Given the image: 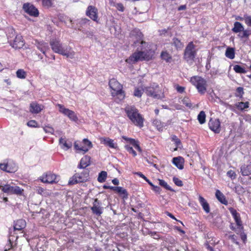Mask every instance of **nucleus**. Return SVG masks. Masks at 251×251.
I'll use <instances>...</instances> for the list:
<instances>
[{"label": "nucleus", "instance_id": "nucleus-1", "mask_svg": "<svg viewBox=\"0 0 251 251\" xmlns=\"http://www.w3.org/2000/svg\"><path fill=\"white\" fill-rule=\"evenodd\" d=\"M50 44L54 52L66 56L68 58H73L74 57L75 52L72 50L70 47L64 45L59 40L51 39L50 42Z\"/></svg>", "mask_w": 251, "mask_h": 251}, {"label": "nucleus", "instance_id": "nucleus-2", "mask_svg": "<svg viewBox=\"0 0 251 251\" xmlns=\"http://www.w3.org/2000/svg\"><path fill=\"white\" fill-rule=\"evenodd\" d=\"M127 117L135 126L142 127L143 126L144 118L138 112V110L134 106H128L125 108Z\"/></svg>", "mask_w": 251, "mask_h": 251}, {"label": "nucleus", "instance_id": "nucleus-3", "mask_svg": "<svg viewBox=\"0 0 251 251\" xmlns=\"http://www.w3.org/2000/svg\"><path fill=\"white\" fill-rule=\"evenodd\" d=\"M153 55L152 51H140L133 53L128 58L126 59V62L129 64H133L138 61L150 60Z\"/></svg>", "mask_w": 251, "mask_h": 251}, {"label": "nucleus", "instance_id": "nucleus-4", "mask_svg": "<svg viewBox=\"0 0 251 251\" xmlns=\"http://www.w3.org/2000/svg\"><path fill=\"white\" fill-rule=\"evenodd\" d=\"M109 85L113 91L111 94L113 97H117L120 101L124 99L125 97V92L123 91V86L115 79L113 78L109 80Z\"/></svg>", "mask_w": 251, "mask_h": 251}, {"label": "nucleus", "instance_id": "nucleus-5", "mask_svg": "<svg viewBox=\"0 0 251 251\" xmlns=\"http://www.w3.org/2000/svg\"><path fill=\"white\" fill-rule=\"evenodd\" d=\"M191 83L197 88L198 92L204 94L206 91V81L199 76H194L191 78Z\"/></svg>", "mask_w": 251, "mask_h": 251}, {"label": "nucleus", "instance_id": "nucleus-6", "mask_svg": "<svg viewBox=\"0 0 251 251\" xmlns=\"http://www.w3.org/2000/svg\"><path fill=\"white\" fill-rule=\"evenodd\" d=\"M0 189L1 191L8 194H15L17 195H22L24 190L19 186H15L12 182L6 184L0 185Z\"/></svg>", "mask_w": 251, "mask_h": 251}, {"label": "nucleus", "instance_id": "nucleus-7", "mask_svg": "<svg viewBox=\"0 0 251 251\" xmlns=\"http://www.w3.org/2000/svg\"><path fill=\"white\" fill-rule=\"evenodd\" d=\"M75 149L78 151V152H82L84 153L92 147V144L87 139H84L82 142L76 141L74 143Z\"/></svg>", "mask_w": 251, "mask_h": 251}, {"label": "nucleus", "instance_id": "nucleus-8", "mask_svg": "<svg viewBox=\"0 0 251 251\" xmlns=\"http://www.w3.org/2000/svg\"><path fill=\"white\" fill-rule=\"evenodd\" d=\"M89 176V172L87 170L84 171L81 174H75L72 176L69 181V185H73L79 182H85L88 179Z\"/></svg>", "mask_w": 251, "mask_h": 251}, {"label": "nucleus", "instance_id": "nucleus-9", "mask_svg": "<svg viewBox=\"0 0 251 251\" xmlns=\"http://www.w3.org/2000/svg\"><path fill=\"white\" fill-rule=\"evenodd\" d=\"M146 93L147 95L157 99H162L164 97L158 85L146 88Z\"/></svg>", "mask_w": 251, "mask_h": 251}, {"label": "nucleus", "instance_id": "nucleus-10", "mask_svg": "<svg viewBox=\"0 0 251 251\" xmlns=\"http://www.w3.org/2000/svg\"><path fill=\"white\" fill-rule=\"evenodd\" d=\"M195 46L193 42H190L187 46L184 54V57L187 61L192 60L195 57Z\"/></svg>", "mask_w": 251, "mask_h": 251}, {"label": "nucleus", "instance_id": "nucleus-11", "mask_svg": "<svg viewBox=\"0 0 251 251\" xmlns=\"http://www.w3.org/2000/svg\"><path fill=\"white\" fill-rule=\"evenodd\" d=\"M8 38L10 45L16 49H21L25 45L24 41L21 35H16L14 40L10 39L11 37H9V35Z\"/></svg>", "mask_w": 251, "mask_h": 251}, {"label": "nucleus", "instance_id": "nucleus-12", "mask_svg": "<svg viewBox=\"0 0 251 251\" xmlns=\"http://www.w3.org/2000/svg\"><path fill=\"white\" fill-rule=\"evenodd\" d=\"M130 38L132 39L135 45L137 43H140L142 45L146 44V43L142 40L143 34L138 29H135L131 32Z\"/></svg>", "mask_w": 251, "mask_h": 251}, {"label": "nucleus", "instance_id": "nucleus-13", "mask_svg": "<svg viewBox=\"0 0 251 251\" xmlns=\"http://www.w3.org/2000/svg\"><path fill=\"white\" fill-rule=\"evenodd\" d=\"M57 106L59 107V112L68 116L71 120L74 121H76L77 120V116L74 111L66 108L63 105L60 104H57Z\"/></svg>", "mask_w": 251, "mask_h": 251}, {"label": "nucleus", "instance_id": "nucleus-14", "mask_svg": "<svg viewBox=\"0 0 251 251\" xmlns=\"http://www.w3.org/2000/svg\"><path fill=\"white\" fill-rule=\"evenodd\" d=\"M24 10L31 16L38 17L39 11L38 9L30 3H24L23 6Z\"/></svg>", "mask_w": 251, "mask_h": 251}, {"label": "nucleus", "instance_id": "nucleus-15", "mask_svg": "<svg viewBox=\"0 0 251 251\" xmlns=\"http://www.w3.org/2000/svg\"><path fill=\"white\" fill-rule=\"evenodd\" d=\"M101 203L98 199H95L93 203V206L91 209L93 214L100 216L103 212V207L101 206Z\"/></svg>", "mask_w": 251, "mask_h": 251}, {"label": "nucleus", "instance_id": "nucleus-16", "mask_svg": "<svg viewBox=\"0 0 251 251\" xmlns=\"http://www.w3.org/2000/svg\"><path fill=\"white\" fill-rule=\"evenodd\" d=\"M56 177L55 175L50 172H48L41 176L40 179L44 183H53L56 182L55 181Z\"/></svg>", "mask_w": 251, "mask_h": 251}, {"label": "nucleus", "instance_id": "nucleus-17", "mask_svg": "<svg viewBox=\"0 0 251 251\" xmlns=\"http://www.w3.org/2000/svg\"><path fill=\"white\" fill-rule=\"evenodd\" d=\"M210 129L216 133H219L221 131L220 122L219 119H211L208 123Z\"/></svg>", "mask_w": 251, "mask_h": 251}, {"label": "nucleus", "instance_id": "nucleus-18", "mask_svg": "<svg viewBox=\"0 0 251 251\" xmlns=\"http://www.w3.org/2000/svg\"><path fill=\"white\" fill-rule=\"evenodd\" d=\"M86 15L94 21L98 19L97 9L93 6H89L86 11Z\"/></svg>", "mask_w": 251, "mask_h": 251}, {"label": "nucleus", "instance_id": "nucleus-19", "mask_svg": "<svg viewBox=\"0 0 251 251\" xmlns=\"http://www.w3.org/2000/svg\"><path fill=\"white\" fill-rule=\"evenodd\" d=\"M101 143L103 144L106 146L112 149H117L118 146L117 144L114 143V140L108 137H101L100 139Z\"/></svg>", "mask_w": 251, "mask_h": 251}, {"label": "nucleus", "instance_id": "nucleus-20", "mask_svg": "<svg viewBox=\"0 0 251 251\" xmlns=\"http://www.w3.org/2000/svg\"><path fill=\"white\" fill-rule=\"evenodd\" d=\"M90 159L91 157L87 155H85L82 157L78 167L80 169H84L89 166L90 164Z\"/></svg>", "mask_w": 251, "mask_h": 251}, {"label": "nucleus", "instance_id": "nucleus-21", "mask_svg": "<svg viewBox=\"0 0 251 251\" xmlns=\"http://www.w3.org/2000/svg\"><path fill=\"white\" fill-rule=\"evenodd\" d=\"M43 106L35 102H32L30 105V111L32 113H38L43 109Z\"/></svg>", "mask_w": 251, "mask_h": 251}, {"label": "nucleus", "instance_id": "nucleus-22", "mask_svg": "<svg viewBox=\"0 0 251 251\" xmlns=\"http://www.w3.org/2000/svg\"><path fill=\"white\" fill-rule=\"evenodd\" d=\"M199 201L202 206L203 209L205 211L206 213H208L210 212V207L209 204L204 199L203 197L201 196H199Z\"/></svg>", "mask_w": 251, "mask_h": 251}, {"label": "nucleus", "instance_id": "nucleus-23", "mask_svg": "<svg viewBox=\"0 0 251 251\" xmlns=\"http://www.w3.org/2000/svg\"><path fill=\"white\" fill-rule=\"evenodd\" d=\"M59 144L61 145V148L65 150H67L72 147V143L71 142H67L63 137L60 138Z\"/></svg>", "mask_w": 251, "mask_h": 251}, {"label": "nucleus", "instance_id": "nucleus-24", "mask_svg": "<svg viewBox=\"0 0 251 251\" xmlns=\"http://www.w3.org/2000/svg\"><path fill=\"white\" fill-rule=\"evenodd\" d=\"M173 163L178 169L181 170L183 168V159L181 157L173 158Z\"/></svg>", "mask_w": 251, "mask_h": 251}, {"label": "nucleus", "instance_id": "nucleus-25", "mask_svg": "<svg viewBox=\"0 0 251 251\" xmlns=\"http://www.w3.org/2000/svg\"><path fill=\"white\" fill-rule=\"evenodd\" d=\"M216 197L217 199L220 201L222 203L227 205V201L226 200L225 196L223 195L222 193L220 192V190H217L216 192Z\"/></svg>", "mask_w": 251, "mask_h": 251}, {"label": "nucleus", "instance_id": "nucleus-26", "mask_svg": "<svg viewBox=\"0 0 251 251\" xmlns=\"http://www.w3.org/2000/svg\"><path fill=\"white\" fill-rule=\"evenodd\" d=\"M241 172L243 176H248L251 174V166L243 165L241 167Z\"/></svg>", "mask_w": 251, "mask_h": 251}, {"label": "nucleus", "instance_id": "nucleus-27", "mask_svg": "<svg viewBox=\"0 0 251 251\" xmlns=\"http://www.w3.org/2000/svg\"><path fill=\"white\" fill-rule=\"evenodd\" d=\"M25 225V222L23 220H19L16 222L14 226V229L15 230H21L23 229Z\"/></svg>", "mask_w": 251, "mask_h": 251}, {"label": "nucleus", "instance_id": "nucleus-28", "mask_svg": "<svg viewBox=\"0 0 251 251\" xmlns=\"http://www.w3.org/2000/svg\"><path fill=\"white\" fill-rule=\"evenodd\" d=\"M172 44L175 47L176 50H181L183 47V43L180 40L176 38H174L173 39Z\"/></svg>", "mask_w": 251, "mask_h": 251}, {"label": "nucleus", "instance_id": "nucleus-29", "mask_svg": "<svg viewBox=\"0 0 251 251\" xmlns=\"http://www.w3.org/2000/svg\"><path fill=\"white\" fill-rule=\"evenodd\" d=\"M226 56L232 59L235 57V50L233 48H227L225 53Z\"/></svg>", "mask_w": 251, "mask_h": 251}, {"label": "nucleus", "instance_id": "nucleus-30", "mask_svg": "<svg viewBox=\"0 0 251 251\" xmlns=\"http://www.w3.org/2000/svg\"><path fill=\"white\" fill-rule=\"evenodd\" d=\"M243 25L240 22H236L234 24V27L232 30L235 33H238L243 30Z\"/></svg>", "mask_w": 251, "mask_h": 251}, {"label": "nucleus", "instance_id": "nucleus-31", "mask_svg": "<svg viewBox=\"0 0 251 251\" xmlns=\"http://www.w3.org/2000/svg\"><path fill=\"white\" fill-rule=\"evenodd\" d=\"M37 47L44 54H45L46 50L49 49V46L46 43H38Z\"/></svg>", "mask_w": 251, "mask_h": 251}, {"label": "nucleus", "instance_id": "nucleus-32", "mask_svg": "<svg viewBox=\"0 0 251 251\" xmlns=\"http://www.w3.org/2000/svg\"><path fill=\"white\" fill-rule=\"evenodd\" d=\"M161 58L165 60L167 62H170L172 60L171 55L167 51H162L161 53Z\"/></svg>", "mask_w": 251, "mask_h": 251}, {"label": "nucleus", "instance_id": "nucleus-33", "mask_svg": "<svg viewBox=\"0 0 251 251\" xmlns=\"http://www.w3.org/2000/svg\"><path fill=\"white\" fill-rule=\"evenodd\" d=\"M159 184L168 190L174 192V190L167 184V183L162 179H158Z\"/></svg>", "mask_w": 251, "mask_h": 251}, {"label": "nucleus", "instance_id": "nucleus-34", "mask_svg": "<svg viewBox=\"0 0 251 251\" xmlns=\"http://www.w3.org/2000/svg\"><path fill=\"white\" fill-rule=\"evenodd\" d=\"M236 107L239 110H243L245 108H247L249 107V102L247 101L246 102H239L236 103Z\"/></svg>", "mask_w": 251, "mask_h": 251}, {"label": "nucleus", "instance_id": "nucleus-35", "mask_svg": "<svg viewBox=\"0 0 251 251\" xmlns=\"http://www.w3.org/2000/svg\"><path fill=\"white\" fill-rule=\"evenodd\" d=\"M107 177V173L105 171H101L99 174L98 177V181L100 182H103L105 181Z\"/></svg>", "mask_w": 251, "mask_h": 251}, {"label": "nucleus", "instance_id": "nucleus-36", "mask_svg": "<svg viewBox=\"0 0 251 251\" xmlns=\"http://www.w3.org/2000/svg\"><path fill=\"white\" fill-rule=\"evenodd\" d=\"M118 189L119 190L117 193H119L123 199H126L128 198V193L126 190L122 187H120Z\"/></svg>", "mask_w": 251, "mask_h": 251}, {"label": "nucleus", "instance_id": "nucleus-37", "mask_svg": "<svg viewBox=\"0 0 251 251\" xmlns=\"http://www.w3.org/2000/svg\"><path fill=\"white\" fill-rule=\"evenodd\" d=\"M205 114L204 111H201L198 116V119L201 124H203L205 122Z\"/></svg>", "mask_w": 251, "mask_h": 251}, {"label": "nucleus", "instance_id": "nucleus-38", "mask_svg": "<svg viewBox=\"0 0 251 251\" xmlns=\"http://www.w3.org/2000/svg\"><path fill=\"white\" fill-rule=\"evenodd\" d=\"M233 70L237 73L245 74L246 73L245 68L238 65L234 66Z\"/></svg>", "mask_w": 251, "mask_h": 251}, {"label": "nucleus", "instance_id": "nucleus-39", "mask_svg": "<svg viewBox=\"0 0 251 251\" xmlns=\"http://www.w3.org/2000/svg\"><path fill=\"white\" fill-rule=\"evenodd\" d=\"M16 75L18 78L23 79L26 77V73L23 69H19L16 72Z\"/></svg>", "mask_w": 251, "mask_h": 251}, {"label": "nucleus", "instance_id": "nucleus-40", "mask_svg": "<svg viewBox=\"0 0 251 251\" xmlns=\"http://www.w3.org/2000/svg\"><path fill=\"white\" fill-rule=\"evenodd\" d=\"M145 160L151 165H152L154 163H156L157 161V158L154 156H151L149 157H145Z\"/></svg>", "mask_w": 251, "mask_h": 251}, {"label": "nucleus", "instance_id": "nucleus-41", "mask_svg": "<svg viewBox=\"0 0 251 251\" xmlns=\"http://www.w3.org/2000/svg\"><path fill=\"white\" fill-rule=\"evenodd\" d=\"M153 125L156 126L157 129L159 130H162L164 126V124L162 123L160 121L155 120L153 122Z\"/></svg>", "mask_w": 251, "mask_h": 251}, {"label": "nucleus", "instance_id": "nucleus-42", "mask_svg": "<svg viewBox=\"0 0 251 251\" xmlns=\"http://www.w3.org/2000/svg\"><path fill=\"white\" fill-rule=\"evenodd\" d=\"M8 167H7V173H14L17 170V167L15 164H11L10 163L8 164Z\"/></svg>", "mask_w": 251, "mask_h": 251}, {"label": "nucleus", "instance_id": "nucleus-43", "mask_svg": "<svg viewBox=\"0 0 251 251\" xmlns=\"http://www.w3.org/2000/svg\"><path fill=\"white\" fill-rule=\"evenodd\" d=\"M182 102L183 104H185L186 106L189 108H191L192 107V104L191 103L190 100L188 97H184L182 100Z\"/></svg>", "mask_w": 251, "mask_h": 251}, {"label": "nucleus", "instance_id": "nucleus-44", "mask_svg": "<svg viewBox=\"0 0 251 251\" xmlns=\"http://www.w3.org/2000/svg\"><path fill=\"white\" fill-rule=\"evenodd\" d=\"M242 31H243V33L242 34H239L238 35V36L242 38L245 37L247 38L249 36L250 34H251V31H250V30H244V29L243 30H242Z\"/></svg>", "mask_w": 251, "mask_h": 251}, {"label": "nucleus", "instance_id": "nucleus-45", "mask_svg": "<svg viewBox=\"0 0 251 251\" xmlns=\"http://www.w3.org/2000/svg\"><path fill=\"white\" fill-rule=\"evenodd\" d=\"M125 149L130 153H131L133 156H135L137 154L136 151L133 149V148L129 145H126L125 146Z\"/></svg>", "mask_w": 251, "mask_h": 251}, {"label": "nucleus", "instance_id": "nucleus-46", "mask_svg": "<svg viewBox=\"0 0 251 251\" xmlns=\"http://www.w3.org/2000/svg\"><path fill=\"white\" fill-rule=\"evenodd\" d=\"M243 19L244 20L245 23L248 26H251V16L245 15Z\"/></svg>", "mask_w": 251, "mask_h": 251}, {"label": "nucleus", "instance_id": "nucleus-47", "mask_svg": "<svg viewBox=\"0 0 251 251\" xmlns=\"http://www.w3.org/2000/svg\"><path fill=\"white\" fill-rule=\"evenodd\" d=\"M244 94V89L243 87H239L236 89V96L242 97Z\"/></svg>", "mask_w": 251, "mask_h": 251}, {"label": "nucleus", "instance_id": "nucleus-48", "mask_svg": "<svg viewBox=\"0 0 251 251\" xmlns=\"http://www.w3.org/2000/svg\"><path fill=\"white\" fill-rule=\"evenodd\" d=\"M173 181L175 183V184L179 187L183 186V182L182 181L176 177H174L173 178Z\"/></svg>", "mask_w": 251, "mask_h": 251}, {"label": "nucleus", "instance_id": "nucleus-49", "mask_svg": "<svg viewBox=\"0 0 251 251\" xmlns=\"http://www.w3.org/2000/svg\"><path fill=\"white\" fill-rule=\"evenodd\" d=\"M44 130L46 133H50L51 134H53L54 131L52 127L49 126H46L44 127Z\"/></svg>", "mask_w": 251, "mask_h": 251}, {"label": "nucleus", "instance_id": "nucleus-50", "mask_svg": "<svg viewBox=\"0 0 251 251\" xmlns=\"http://www.w3.org/2000/svg\"><path fill=\"white\" fill-rule=\"evenodd\" d=\"M143 94L142 90L139 88H136L134 92V95L135 97H141Z\"/></svg>", "mask_w": 251, "mask_h": 251}, {"label": "nucleus", "instance_id": "nucleus-51", "mask_svg": "<svg viewBox=\"0 0 251 251\" xmlns=\"http://www.w3.org/2000/svg\"><path fill=\"white\" fill-rule=\"evenodd\" d=\"M37 1H39V0H36ZM42 5L44 6L50 7L51 5V0H42Z\"/></svg>", "mask_w": 251, "mask_h": 251}, {"label": "nucleus", "instance_id": "nucleus-52", "mask_svg": "<svg viewBox=\"0 0 251 251\" xmlns=\"http://www.w3.org/2000/svg\"><path fill=\"white\" fill-rule=\"evenodd\" d=\"M227 175L231 179H234L236 177V174L232 170H229L227 172Z\"/></svg>", "mask_w": 251, "mask_h": 251}, {"label": "nucleus", "instance_id": "nucleus-53", "mask_svg": "<svg viewBox=\"0 0 251 251\" xmlns=\"http://www.w3.org/2000/svg\"><path fill=\"white\" fill-rule=\"evenodd\" d=\"M233 218L236 223L237 225L238 226H241L242 225V222L240 219V215H237V216L234 217Z\"/></svg>", "mask_w": 251, "mask_h": 251}, {"label": "nucleus", "instance_id": "nucleus-54", "mask_svg": "<svg viewBox=\"0 0 251 251\" xmlns=\"http://www.w3.org/2000/svg\"><path fill=\"white\" fill-rule=\"evenodd\" d=\"M125 140L129 142L131 144H132L133 146H134V145H135L137 142V141H135L134 139H132V138H127L126 137H125L124 136L123 137Z\"/></svg>", "mask_w": 251, "mask_h": 251}, {"label": "nucleus", "instance_id": "nucleus-55", "mask_svg": "<svg viewBox=\"0 0 251 251\" xmlns=\"http://www.w3.org/2000/svg\"><path fill=\"white\" fill-rule=\"evenodd\" d=\"M37 125V124L35 120H30L27 123V125L30 127H36Z\"/></svg>", "mask_w": 251, "mask_h": 251}, {"label": "nucleus", "instance_id": "nucleus-56", "mask_svg": "<svg viewBox=\"0 0 251 251\" xmlns=\"http://www.w3.org/2000/svg\"><path fill=\"white\" fill-rule=\"evenodd\" d=\"M7 167H8V163H0V169L7 172Z\"/></svg>", "mask_w": 251, "mask_h": 251}, {"label": "nucleus", "instance_id": "nucleus-57", "mask_svg": "<svg viewBox=\"0 0 251 251\" xmlns=\"http://www.w3.org/2000/svg\"><path fill=\"white\" fill-rule=\"evenodd\" d=\"M172 140L175 141L176 145L177 147H179V145L181 144L180 140L176 136H173L172 137Z\"/></svg>", "mask_w": 251, "mask_h": 251}, {"label": "nucleus", "instance_id": "nucleus-58", "mask_svg": "<svg viewBox=\"0 0 251 251\" xmlns=\"http://www.w3.org/2000/svg\"><path fill=\"white\" fill-rule=\"evenodd\" d=\"M152 190L158 194H160L161 191V189L158 186L154 185L152 188Z\"/></svg>", "mask_w": 251, "mask_h": 251}, {"label": "nucleus", "instance_id": "nucleus-59", "mask_svg": "<svg viewBox=\"0 0 251 251\" xmlns=\"http://www.w3.org/2000/svg\"><path fill=\"white\" fill-rule=\"evenodd\" d=\"M116 7L119 11L123 12L124 10V7L122 3H118Z\"/></svg>", "mask_w": 251, "mask_h": 251}, {"label": "nucleus", "instance_id": "nucleus-60", "mask_svg": "<svg viewBox=\"0 0 251 251\" xmlns=\"http://www.w3.org/2000/svg\"><path fill=\"white\" fill-rule=\"evenodd\" d=\"M176 89L178 92L182 93L184 91L185 88L184 87L177 85L176 87Z\"/></svg>", "mask_w": 251, "mask_h": 251}, {"label": "nucleus", "instance_id": "nucleus-61", "mask_svg": "<svg viewBox=\"0 0 251 251\" xmlns=\"http://www.w3.org/2000/svg\"><path fill=\"white\" fill-rule=\"evenodd\" d=\"M235 235H230L228 236V238L232 241L233 242L235 243L236 244H238V242L236 241Z\"/></svg>", "mask_w": 251, "mask_h": 251}, {"label": "nucleus", "instance_id": "nucleus-62", "mask_svg": "<svg viewBox=\"0 0 251 251\" xmlns=\"http://www.w3.org/2000/svg\"><path fill=\"white\" fill-rule=\"evenodd\" d=\"M8 242H9V244L7 245V246L8 247V250H9L11 248H12V247H13L11 239L10 238H9Z\"/></svg>", "mask_w": 251, "mask_h": 251}, {"label": "nucleus", "instance_id": "nucleus-63", "mask_svg": "<svg viewBox=\"0 0 251 251\" xmlns=\"http://www.w3.org/2000/svg\"><path fill=\"white\" fill-rule=\"evenodd\" d=\"M136 175L143 178L144 180H146L147 177H146L141 172H136L135 173Z\"/></svg>", "mask_w": 251, "mask_h": 251}, {"label": "nucleus", "instance_id": "nucleus-64", "mask_svg": "<svg viewBox=\"0 0 251 251\" xmlns=\"http://www.w3.org/2000/svg\"><path fill=\"white\" fill-rule=\"evenodd\" d=\"M230 212L233 216V217L237 216V215H239V214L237 212V211L235 210H234L233 209H232L230 210Z\"/></svg>", "mask_w": 251, "mask_h": 251}]
</instances>
